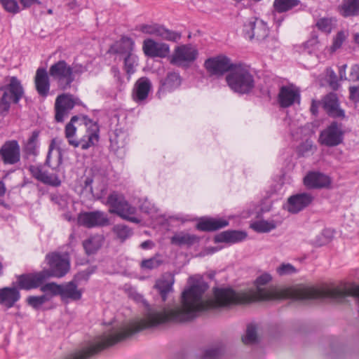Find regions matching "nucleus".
<instances>
[{"label": "nucleus", "mask_w": 359, "mask_h": 359, "mask_svg": "<svg viewBox=\"0 0 359 359\" xmlns=\"http://www.w3.org/2000/svg\"><path fill=\"white\" fill-rule=\"evenodd\" d=\"M208 288L206 283L197 281L183 290L179 304L158 306L147 304L142 319L132 322L126 326L111 327L65 359H88L102 350L145 329L156 327L171 322H189L198 317L201 312L210 309L248 304L252 300V297L246 293L236 292L231 288H215V298L205 299L203 296Z\"/></svg>", "instance_id": "f257e3e1"}, {"label": "nucleus", "mask_w": 359, "mask_h": 359, "mask_svg": "<svg viewBox=\"0 0 359 359\" xmlns=\"http://www.w3.org/2000/svg\"><path fill=\"white\" fill-rule=\"evenodd\" d=\"M226 80L233 91L242 95L250 93L255 87L253 75L243 65H235L226 75Z\"/></svg>", "instance_id": "f03ea898"}, {"label": "nucleus", "mask_w": 359, "mask_h": 359, "mask_svg": "<svg viewBox=\"0 0 359 359\" xmlns=\"http://www.w3.org/2000/svg\"><path fill=\"white\" fill-rule=\"evenodd\" d=\"M0 91V113L5 116L9 111L11 103L18 104L24 95V88L16 76L10 78L9 83L1 86Z\"/></svg>", "instance_id": "7ed1b4c3"}, {"label": "nucleus", "mask_w": 359, "mask_h": 359, "mask_svg": "<svg viewBox=\"0 0 359 359\" xmlns=\"http://www.w3.org/2000/svg\"><path fill=\"white\" fill-rule=\"evenodd\" d=\"M107 204L109 206L111 213L135 224L140 222L138 218L133 216L136 212V208L129 205L123 195L116 191L111 193L107 197Z\"/></svg>", "instance_id": "20e7f679"}, {"label": "nucleus", "mask_w": 359, "mask_h": 359, "mask_svg": "<svg viewBox=\"0 0 359 359\" xmlns=\"http://www.w3.org/2000/svg\"><path fill=\"white\" fill-rule=\"evenodd\" d=\"M49 76L56 81L58 88L62 90H67L74 81L73 69L65 60H59L49 68Z\"/></svg>", "instance_id": "39448f33"}, {"label": "nucleus", "mask_w": 359, "mask_h": 359, "mask_svg": "<svg viewBox=\"0 0 359 359\" xmlns=\"http://www.w3.org/2000/svg\"><path fill=\"white\" fill-rule=\"evenodd\" d=\"M46 259L49 266L48 269L43 270L46 272V278L50 277L62 278L65 276L70 269L68 258L58 252H52L46 255Z\"/></svg>", "instance_id": "423d86ee"}, {"label": "nucleus", "mask_w": 359, "mask_h": 359, "mask_svg": "<svg viewBox=\"0 0 359 359\" xmlns=\"http://www.w3.org/2000/svg\"><path fill=\"white\" fill-rule=\"evenodd\" d=\"M271 279V276L267 273H264L256 278L255 281L256 287L254 294L255 299L262 301H268L279 299L283 297V294L282 292L275 287H265Z\"/></svg>", "instance_id": "0eeeda50"}, {"label": "nucleus", "mask_w": 359, "mask_h": 359, "mask_svg": "<svg viewBox=\"0 0 359 359\" xmlns=\"http://www.w3.org/2000/svg\"><path fill=\"white\" fill-rule=\"evenodd\" d=\"M135 29L144 34L154 35L169 41L177 42L181 39L180 32L168 29L163 25L157 23L142 24L137 26Z\"/></svg>", "instance_id": "6e6552de"}, {"label": "nucleus", "mask_w": 359, "mask_h": 359, "mask_svg": "<svg viewBox=\"0 0 359 359\" xmlns=\"http://www.w3.org/2000/svg\"><path fill=\"white\" fill-rule=\"evenodd\" d=\"M344 140V132L341 123L332 121L320 133L318 142L321 145L328 147L340 144Z\"/></svg>", "instance_id": "1a4fd4ad"}, {"label": "nucleus", "mask_w": 359, "mask_h": 359, "mask_svg": "<svg viewBox=\"0 0 359 359\" xmlns=\"http://www.w3.org/2000/svg\"><path fill=\"white\" fill-rule=\"evenodd\" d=\"M79 98L69 93H63L57 95L55 102V120L57 123L63 122L65 116H67L75 105L79 104Z\"/></svg>", "instance_id": "9d476101"}, {"label": "nucleus", "mask_w": 359, "mask_h": 359, "mask_svg": "<svg viewBox=\"0 0 359 359\" xmlns=\"http://www.w3.org/2000/svg\"><path fill=\"white\" fill-rule=\"evenodd\" d=\"M82 121L86 127L87 135L85 137H86L87 140L81 139L79 141L71 140L69 141V144L74 147H80L82 149L85 150L93 146L98 141L100 128L96 121H93L86 116L83 117Z\"/></svg>", "instance_id": "9b49d317"}, {"label": "nucleus", "mask_w": 359, "mask_h": 359, "mask_svg": "<svg viewBox=\"0 0 359 359\" xmlns=\"http://www.w3.org/2000/svg\"><path fill=\"white\" fill-rule=\"evenodd\" d=\"M78 222L87 228L106 226L109 224L107 214L100 210L84 212L79 214Z\"/></svg>", "instance_id": "f8f14e48"}, {"label": "nucleus", "mask_w": 359, "mask_h": 359, "mask_svg": "<svg viewBox=\"0 0 359 359\" xmlns=\"http://www.w3.org/2000/svg\"><path fill=\"white\" fill-rule=\"evenodd\" d=\"M198 56V50L191 44L176 47L170 63L177 66H187L193 62Z\"/></svg>", "instance_id": "ddd939ff"}, {"label": "nucleus", "mask_w": 359, "mask_h": 359, "mask_svg": "<svg viewBox=\"0 0 359 359\" xmlns=\"http://www.w3.org/2000/svg\"><path fill=\"white\" fill-rule=\"evenodd\" d=\"M204 66L211 75L217 76H222L229 71L231 72L234 67L231 63L230 60L224 55L207 59L205 61Z\"/></svg>", "instance_id": "4468645a"}, {"label": "nucleus", "mask_w": 359, "mask_h": 359, "mask_svg": "<svg viewBox=\"0 0 359 359\" xmlns=\"http://www.w3.org/2000/svg\"><path fill=\"white\" fill-rule=\"evenodd\" d=\"M243 33L249 39H256L258 41L264 39L269 34L266 24L257 19L250 20L244 23Z\"/></svg>", "instance_id": "2eb2a0df"}, {"label": "nucleus", "mask_w": 359, "mask_h": 359, "mask_svg": "<svg viewBox=\"0 0 359 359\" xmlns=\"http://www.w3.org/2000/svg\"><path fill=\"white\" fill-rule=\"evenodd\" d=\"M0 156L6 165H14L20 160V147L17 140H8L0 148Z\"/></svg>", "instance_id": "dca6fc26"}, {"label": "nucleus", "mask_w": 359, "mask_h": 359, "mask_svg": "<svg viewBox=\"0 0 359 359\" xmlns=\"http://www.w3.org/2000/svg\"><path fill=\"white\" fill-rule=\"evenodd\" d=\"M142 50L149 57H165L170 53V46L165 43H158L152 39H147L143 41Z\"/></svg>", "instance_id": "f3484780"}, {"label": "nucleus", "mask_w": 359, "mask_h": 359, "mask_svg": "<svg viewBox=\"0 0 359 359\" xmlns=\"http://www.w3.org/2000/svg\"><path fill=\"white\" fill-rule=\"evenodd\" d=\"M323 107L330 117L344 119L346 116L344 110L340 107L337 95L334 93H330L324 97Z\"/></svg>", "instance_id": "a211bd4d"}, {"label": "nucleus", "mask_w": 359, "mask_h": 359, "mask_svg": "<svg viewBox=\"0 0 359 359\" xmlns=\"http://www.w3.org/2000/svg\"><path fill=\"white\" fill-rule=\"evenodd\" d=\"M46 272L39 271L33 273H25L18 276L19 289L29 290L40 287L46 280Z\"/></svg>", "instance_id": "6ab92c4d"}, {"label": "nucleus", "mask_w": 359, "mask_h": 359, "mask_svg": "<svg viewBox=\"0 0 359 359\" xmlns=\"http://www.w3.org/2000/svg\"><path fill=\"white\" fill-rule=\"evenodd\" d=\"M313 201V196L309 193H299L291 196L287 199V210L297 214L309 206Z\"/></svg>", "instance_id": "aec40b11"}, {"label": "nucleus", "mask_w": 359, "mask_h": 359, "mask_svg": "<svg viewBox=\"0 0 359 359\" xmlns=\"http://www.w3.org/2000/svg\"><path fill=\"white\" fill-rule=\"evenodd\" d=\"M32 176L36 180L44 184L53 187H59L61 184V180L56 174H49L48 171H43L41 164L34 165H31L28 168Z\"/></svg>", "instance_id": "412c9836"}, {"label": "nucleus", "mask_w": 359, "mask_h": 359, "mask_svg": "<svg viewBox=\"0 0 359 359\" xmlns=\"http://www.w3.org/2000/svg\"><path fill=\"white\" fill-rule=\"evenodd\" d=\"M152 88V84L149 78L142 76L135 83L132 97L135 102L141 103L146 100Z\"/></svg>", "instance_id": "4be33fe9"}, {"label": "nucleus", "mask_w": 359, "mask_h": 359, "mask_svg": "<svg viewBox=\"0 0 359 359\" xmlns=\"http://www.w3.org/2000/svg\"><path fill=\"white\" fill-rule=\"evenodd\" d=\"M300 97L299 92L293 85L283 86L279 90L278 101L281 107L292 105Z\"/></svg>", "instance_id": "5701e85b"}, {"label": "nucleus", "mask_w": 359, "mask_h": 359, "mask_svg": "<svg viewBox=\"0 0 359 359\" xmlns=\"http://www.w3.org/2000/svg\"><path fill=\"white\" fill-rule=\"evenodd\" d=\"M305 186L310 189L327 188L331 184L330 178L320 172H309L304 178Z\"/></svg>", "instance_id": "b1692460"}, {"label": "nucleus", "mask_w": 359, "mask_h": 359, "mask_svg": "<svg viewBox=\"0 0 359 359\" xmlns=\"http://www.w3.org/2000/svg\"><path fill=\"white\" fill-rule=\"evenodd\" d=\"M21 297L19 288L15 287H4L0 288V305L11 309Z\"/></svg>", "instance_id": "393cba45"}, {"label": "nucleus", "mask_w": 359, "mask_h": 359, "mask_svg": "<svg viewBox=\"0 0 359 359\" xmlns=\"http://www.w3.org/2000/svg\"><path fill=\"white\" fill-rule=\"evenodd\" d=\"M34 84L40 96L45 97L48 95L50 84L48 74L45 68L39 67L36 69Z\"/></svg>", "instance_id": "a878e982"}, {"label": "nucleus", "mask_w": 359, "mask_h": 359, "mask_svg": "<svg viewBox=\"0 0 359 359\" xmlns=\"http://www.w3.org/2000/svg\"><path fill=\"white\" fill-rule=\"evenodd\" d=\"M174 283V276L169 273H165L156 281L154 287L158 291L163 302H165L168 294L173 291Z\"/></svg>", "instance_id": "bb28decb"}, {"label": "nucleus", "mask_w": 359, "mask_h": 359, "mask_svg": "<svg viewBox=\"0 0 359 359\" xmlns=\"http://www.w3.org/2000/svg\"><path fill=\"white\" fill-rule=\"evenodd\" d=\"M248 234L244 231L228 230L217 234L214 237L215 243H236L244 241Z\"/></svg>", "instance_id": "cd10ccee"}, {"label": "nucleus", "mask_w": 359, "mask_h": 359, "mask_svg": "<svg viewBox=\"0 0 359 359\" xmlns=\"http://www.w3.org/2000/svg\"><path fill=\"white\" fill-rule=\"evenodd\" d=\"M229 225L226 219L202 218L196 224V229L201 231H214Z\"/></svg>", "instance_id": "c85d7f7f"}, {"label": "nucleus", "mask_w": 359, "mask_h": 359, "mask_svg": "<svg viewBox=\"0 0 359 359\" xmlns=\"http://www.w3.org/2000/svg\"><path fill=\"white\" fill-rule=\"evenodd\" d=\"M82 291L78 289V285L74 281H69L62 285L61 299L78 301L81 299Z\"/></svg>", "instance_id": "c756f323"}, {"label": "nucleus", "mask_w": 359, "mask_h": 359, "mask_svg": "<svg viewBox=\"0 0 359 359\" xmlns=\"http://www.w3.org/2000/svg\"><path fill=\"white\" fill-rule=\"evenodd\" d=\"M182 78L178 72H169L166 76L161 81V90L172 91L180 87Z\"/></svg>", "instance_id": "7c9ffc66"}, {"label": "nucleus", "mask_w": 359, "mask_h": 359, "mask_svg": "<svg viewBox=\"0 0 359 359\" xmlns=\"http://www.w3.org/2000/svg\"><path fill=\"white\" fill-rule=\"evenodd\" d=\"M122 41L123 42H128L130 46V51L124 58V68L126 73L130 76L135 72V66L137 65V57L131 53L133 46H134L133 41L130 38L126 36L123 37Z\"/></svg>", "instance_id": "2f4dec72"}, {"label": "nucleus", "mask_w": 359, "mask_h": 359, "mask_svg": "<svg viewBox=\"0 0 359 359\" xmlns=\"http://www.w3.org/2000/svg\"><path fill=\"white\" fill-rule=\"evenodd\" d=\"M39 131L34 130L28 138L23 147V151L27 158L36 156L38 155V139Z\"/></svg>", "instance_id": "473e14b6"}, {"label": "nucleus", "mask_w": 359, "mask_h": 359, "mask_svg": "<svg viewBox=\"0 0 359 359\" xmlns=\"http://www.w3.org/2000/svg\"><path fill=\"white\" fill-rule=\"evenodd\" d=\"M340 13L345 18L357 15L359 13V0H344L340 6Z\"/></svg>", "instance_id": "72a5a7b5"}, {"label": "nucleus", "mask_w": 359, "mask_h": 359, "mask_svg": "<svg viewBox=\"0 0 359 359\" xmlns=\"http://www.w3.org/2000/svg\"><path fill=\"white\" fill-rule=\"evenodd\" d=\"M198 238L193 234L185 233L181 232L180 233L175 234L171 238V243L177 245H192L195 243L198 242Z\"/></svg>", "instance_id": "f704fd0d"}, {"label": "nucleus", "mask_w": 359, "mask_h": 359, "mask_svg": "<svg viewBox=\"0 0 359 359\" xmlns=\"http://www.w3.org/2000/svg\"><path fill=\"white\" fill-rule=\"evenodd\" d=\"M163 263L161 255L156 254L149 259H142L140 266L142 270L148 271L158 269Z\"/></svg>", "instance_id": "c9c22d12"}, {"label": "nucleus", "mask_w": 359, "mask_h": 359, "mask_svg": "<svg viewBox=\"0 0 359 359\" xmlns=\"http://www.w3.org/2000/svg\"><path fill=\"white\" fill-rule=\"evenodd\" d=\"M102 240L100 236H93L83 242V246L88 255L95 254L102 246Z\"/></svg>", "instance_id": "e433bc0d"}, {"label": "nucleus", "mask_w": 359, "mask_h": 359, "mask_svg": "<svg viewBox=\"0 0 359 359\" xmlns=\"http://www.w3.org/2000/svg\"><path fill=\"white\" fill-rule=\"evenodd\" d=\"M224 349L222 344H217L205 348L200 355V359H218Z\"/></svg>", "instance_id": "4c0bfd02"}, {"label": "nucleus", "mask_w": 359, "mask_h": 359, "mask_svg": "<svg viewBox=\"0 0 359 359\" xmlns=\"http://www.w3.org/2000/svg\"><path fill=\"white\" fill-rule=\"evenodd\" d=\"M299 4V0H275L273 6L275 11L281 13L292 9Z\"/></svg>", "instance_id": "58836bf2"}, {"label": "nucleus", "mask_w": 359, "mask_h": 359, "mask_svg": "<svg viewBox=\"0 0 359 359\" xmlns=\"http://www.w3.org/2000/svg\"><path fill=\"white\" fill-rule=\"evenodd\" d=\"M250 227L256 232L266 233L276 228V224L273 220H259L250 224Z\"/></svg>", "instance_id": "ea45409f"}, {"label": "nucleus", "mask_w": 359, "mask_h": 359, "mask_svg": "<svg viewBox=\"0 0 359 359\" xmlns=\"http://www.w3.org/2000/svg\"><path fill=\"white\" fill-rule=\"evenodd\" d=\"M112 231L121 242L132 236L133 229L123 224H118L114 226Z\"/></svg>", "instance_id": "a19ab883"}, {"label": "nucleus", "mask_w": 359, "mask_h": 359, "mask_svg": "<svg viewBox=\"0 0 359 359\" xmlns=\"http://www.w3.org/2000/svg\"><path fill=\"white\" fill-rule=\"evenodd\" d=\"M242 341L245 344H252L257 341V327L255 325H248L246 334L242 337Z\"/></svg>", "instance_id": "79ce46f5"}, {"label": "nucleus", "mask_w": 359, "mask_h": 359, "mask_svg": "<svg viewBox=\"0 0 359 359\" xmlns=\"http://www.w3.org/2000/svg\"><path fill=\"white\" fill-rule=\"evenodd\" d=\"M50 297L48 294L41 296H29L27 299V304L34 309H39L45 302H48Z\"/></svg>", "instance_id": "37998d69"}, {"label": "nucleus", "mask_w": 359, "mask_h": 359, "mask_svg": "<svg viewBox=\"0 0 359 359\" xmlns=\"http://www.w3.org/2000/svg\"><path fill=\"white\" fill-rule=\"evenodd\" d=\"M40 290L46 294L49 292L51 294L50 296V297L52 296L57 295H60L61 297L62 285H58L54 282L48 283L41 286Z\"/></svg>", "instance_id": "c03bdc74"}, {"label": "nucleus", "mask_w": 359, "mask_h": 359, "mask_svg": "<svg viewBox=\"0 0 359 359\" xmlns=\"http://www.w3.org/2000/svg\"><path fill=\"white\" fill-rule=\"evenodd\" d=\"M0 4L4 10L11 14H17L20 9L16 0H0Z\"/></svg>", "instance_id": "a18cd8bd"}, {"label": "nucleus", "mask_w": 359, "mask_h": 359, "mask_svg": "<svg viewBox=\"0 0 359 359\" xmlns=\"http://www.w3.org/2000/svg\"><path fill=\"white\" fill-rule=\"evenodd\" d=\"M96 266H90L86 270L77 273L74 276L72 281H74V283H76L77 285L82 280L87 281L89 279L90 275L96 271Z\"/></svg>", "instance_id": "49530a36"}, {"label": "nucleus", "mask_w": 359, "mask_h": 359, "mask_svg": "<svg viewBox=\"0 0 359 359\" xmlns=\"http://www.w3.org/2000/svg\"><path fill=\"white\" fill-rule=\"evenodd\" d=\"M346 34L344 31H339L333 39L332 45L330 47L331 53L335 52L337 49L340 48L344 41L346 39Z\"/></svg>", "instance_id": "de8ad7c7"}, {"label": "nucleus", "mask_w": 359, "mask_h": 359, "mask_svg": "<svg viewBox=\"0 0 359 359\" xmlns=\"http://www.w3.org/2000/svg\"><path fill=\"white\" fill-rule=\"evenodd\" d=\"M332 20L330 18H322L316 22V27L320 31L330 34L332 29Z\"/></svg>", "instance_id": "09e8293b"}, {"label": "nucleus", "mask_w": 359, "mask_h": 359, "mask_svg": "<svg viewBox=\"0 0 359 359\" xmlns=\"http://www.w3.org/2000/svg\"><path fill=\"white\" fill-rule=\"evenodd\" d=\"M276 271L280 276H285L295 273L296 269L290 264H282Z\"/></svg>", "instance_id": "8fccbe9b"}, {"label": "nucleus", "mask_w": 359, "mask_h": 359, "mask_svg": "<svg viewBox=\"0 0 359 359\" xmlns=\"http://www.w3.org/2000/svg\"><path fill=\"white\" fill-rule=\"evenodd\" d=\"M348 80L351 81H359V65H354L351 67Z\"/></svg>", "instance_id": "3c124183"}, {"label": "nucleus", "mask_w": 359, "mask_h": 359, "mask_svg": "<svg viewBox=\"0 0 359 359\" xmlns=\"http://www.w3.org/2000/svg\"><path fill=\"white\" fill-rule=\"evenodd\" d=\"M349 99L354 102H359V86L349 87Z\"/></svg>", "instance_id": "603ef678"}, {"label": "nucleus", "mask_w": 359, "mask_h": 359, "mask_svg": "<svg viewBox=\"0 0 359 359\" xmlns=\"http://www.w3.org/2000/svg\"><path fill=\"white\" fill-rule=\"evenodd\" d=\"M76 133V128L72 123H68L65 127V135L66 137L68 139V142L69 143V141L74 140L73 139V136Z\"/></svg>", "instance_id": "864d4df0"}, {"label": "nucleus", "mask_w": 359, "mask_h": 359, "mask_svg": "<svg viewBox=\"0 0 359 359\" xmlns=\"http://www.w3.org/2000/svg\"><path fill=\"white\" fill-rule=\"evenodd\" d=\"M329 85L334 90H337L339 87L337 76L333 71L329 75Z\"/></svg>", "instance_id": "5fc2aeb1"}, {"label": "nucleus", "mask_w": 359, "mask_h": 359, "mask_svg": "<svg viewBox=\"0 0 359 359\" xmlns=\"http://www.w3.org/2000/svg\"><path fill=\"white\" fill-rule=\"evenodd\" d=\"M54 144H55V140H53L49 145V149H48V154H47V156H46V161L44 163V165L46 166H48V167H51L50 165V156H51V153H52V151L54 148Z\"/></svg>", "instance_id": "6e6d98bb"}, {"label": "nucleus", "mask_w": 359, "mask_h": 359, "mask_svg": "<svg viewBox=\"0 0 359 359\" xmlns=\"http://www.w3.org/2000/svg\"><path fill=\"white\" fill-rule=\"evenodd\" d=\"M93 180L92 177H88L84 180L83 189L90 193H93Z\"/></svg>", "instance_id": "4d7b16f0"}, {"label": "nucleus", "mask_w": 359, "mask_h": 359, "mask_svg": "<svg viewBox=\"0 0 359 359\" xmlns=\"http://www.w3.org/2000/svg\"><path fill=\"white\" fill-rule=\"evenodd\" d=\"M319 105H320L319 102H317L314 100H312L311 107H310V111L313 115H314V116L318 115Z\"/></svg>", "instance_id": "13d9d810"}, {"label": "nucleus", "mask_w": 359, "mask_h": 359, "mask_svg": "<svg viewBox=\"0 0 359 359\" xmlns=\"http://www.w3.org/2000/svg\"><path fill=\"white\" fill-rule=\"evenodd\" d=\"M346 68H347L346 64H344L339 67V76L340 80H348V78L346 77Z\"/></svg>", "instance_id": "bf43d9fd"}, {"label": "nucleus", "mask_w": 359, "mask_h": 359, "mask_svg": "<svg viewBox=\"0 0 359 359\" xmlns=\"http://www.w3.org/2000/svg\"><path fill=\"white\" fill-rule=\"evenodd\" d=\"M24 8H29L34 4H41L39 0H20Z\"/></svg>", "instance_id": "052dcab7"}, {"label": "nucleus", "mask_w": 359, "mask_h": 359, "mask_svg": "<svg viewBox=\"0 0 359 359\" xmlns=\"http://www.w3.org/2000/svg\"><path fill=\"white\" fill-rule=\"evenodd\" d=\"M72 69H73V75L74 76V74H82L87 70L86 68L82 65H75L74 67H72Z\"/></svg>", "instance_id": "680f3d73"}, {"label": "nucleus", "mask_w": 359, "mask_h": 359, "mask_svg": "<svg viewBox=\"0 0 359 359\" xmlns=\"http://www.w3.org/2000/svg\"><path fill=\"white\" fill-rule=\"evenodd\" d=\"M153 245H154L153 242L150 240H147V241L142 242L140 245V247L142 249L146 250V249L151 248Z\"/></svg>", "instance_id": "e2e57ef3"}, {"label": "nucleus", "mask_w": 359, "mask_h": 359, "mask_svg": "<svg viewBox=\"0 0 359 359\" xmlns=\"http://www.w3.org/2000/svg\"><path fill=\"white\" fill-rule=\"evenodd\" d=\"M313 145L311 142L306 141L305 143L301 145V150L303 151H308L311 149Z\"/></svg>", "instance_id": "0e129e2a"}, {"label": "nucleus", "mask_w": 359, "mask_h": 359, "mask_svg": "<svg viewBox=\"0 0 359 359\" xmlns=\"http://www.w3.org/2000/svg\"><path fill=\"white\" fill-rule=\"evenodd\" d=\"M6 192V187L4 183L0 180V196L4 195Z\"/></svg>", "instance_id": "69168bd1"}, {"label": "nucleus", "mask_w": 359, "mask_h": 359, "mask_svg": "<svg viewBox=\"0 0 359 359\" xmlns=\"http://www.w3.org/2000/svg\"><path fill=\"white\" fill-rule=\"evenodd\" d=\"M76 0H72L71 2L67 4V6L69 9H74L76 7Z\"/></svg>", "instance_id": "338daca9"}, {"label": "nucleus", "mask_w": 359, "mask_h": 359, "mask_svg": "<svg viewBox=\"0 0 359 359\" xmlns=\"http://www.w3.org/2000/svg\"><path fill=\"white\" fill-rule=\"evenodd\" d=\"M318 43V40H317V38H313L311 40L309 41L306 42V45L309 46V45H313L315 43Z\"/></svg>", "instance_id": "774afa93"}]
</instances>
